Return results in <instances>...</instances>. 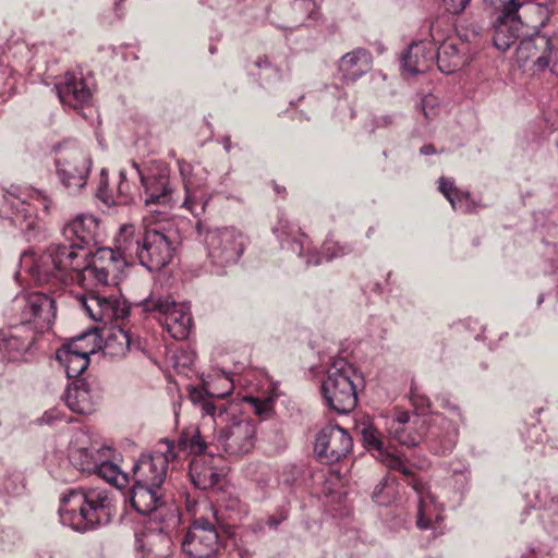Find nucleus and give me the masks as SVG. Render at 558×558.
Here are the masks:
<instances>
[{"label": "nucleus", "instance_id": "f257e3e1", "mask_svg": "<svg viewBox=\"0 0 558 558\" xmlns=\"http://www.w3.org/2000/svg\"><path fill=\"white\" fill-rule=\"evenodd\" d=\"M223 391L213 389L191 391V401L198 407L203 420H209L215 427L226 424L219 434V444L226 453L242 457L252 451L255 446L256 426L246 416L240 415L239 405L226 400L234 388L233 381L227 377L220 379Z\"/></svg>", "mask_w": 558, "mask_h": 558}, {"label": "nucleus", "instance_id": "f03ea898", "mask_svg": "<svg viewBox=\"0 0 558 558\" xmlns=\"http://www.w3.org/2000/svg\"><path fill=\"white\" fill-rule=\"evenodd\" d=\"M116 242L132 260L137 259L149 271H159L173 259L179 234L175 228L159 221L147 225L142 233H136L133 225H125L120 228Z\"/></svg>", "mask_w": 558, "mask_h": 558}, {"label": "nucleus", "instance_id": "7ed1b4c3", "mask_svg": "<svg viewBox=\"0 0 558 558\" xmlns=\"http://www.w3.org/2000/svg\"><path fill=\"white\" fill-rule=\"evenodd\" d=\"M60 520L78 532L107 525L116 514V500L106 488L71 489L61 498Z\"/></svg>", "mask_w": 558, "mask_h": 558}, {"label": "nucleus", "instance_id": "20e7f679", "mask_svg": "<svg viewBox=\"0 0 558 558\" xmlns=\"http://www.w3.org/2000/svg\"><path fill=\"white\" fill-rule=\"evenodd\" d=\"M90 254V251H83L74 242L51 244L35 263L34 276L40 283L82 281V271Z\"/></svg>", "mask_w": 558, "mask_h": 558}, {"label": "nucleus", "instance_id": "39448f33", "mask_svg": "<svg viewBox=\"0 0 558 558\" xmlns=\"http://www.w3.org/2000/svg\"><path fill=\"white\" fill-rule=\"evenodd\" d=\"M223 511L209 507V515L195 518L182 541V550L190 558H211L220 548L219 531L229 532Z\"/></svg>", "mask_w": 558, "mask_h": 558}, {"label": "nucleus", "instance_id": "423d86ee", "mask_svg": "<svg viewBox=\"0 0 558 558\" xmlns=\"http://www.w3.org/2000/svg\"><path fill=\"white\" fill-rule=\"evenodd\" d=\"M48 214L51 199L43 191L28 189L14 194L4 192L0 187V216L10 219L13 225L23 231H33L38 226L36 204Z\"/></svg>", "mask_w": 558, "mask_h": 558}, {"label": "nucleus", "instance_id": "0eeeda50", "mask_svg": "<svg viewBox=\"0 0 558 558\" xmlns=\"http://www.w3.org/2000/svg\"><path fill=\"white\" fill-rule=\"evenodd\" d=\"M354 375V368L343 359L336 360L327 371L322 392L327 405L337 413H349L356 407Z\"/></svg>", "mask_w": 558, "mask_h": 558}, {"label": "nucleus", "instance_id": "6e6552de", "mask_svg": "<svg viewBox=\"0 0 558 558\" xmlns=\"http://www.w3.org/2000/svg\"><path fill=\"white\" fill-rule=\"evenodd\" d=\"M204 242L210 263L217 267V274H223V269L233 266L242 256L246 238L232 227L206 230Z\"/></svg>", "mask_w": 558, "mask_h": 558}, {"label": "nucleus", "instance_id": "1a4fd4ad", "mask_svg": "<svg viewBox=\"0 0 558 558\" xmlns=\"http://www.w3.org/2000/svg\"><path fill=\"white\" fill-rule=\"evenodd\" d=\"M136 169L144 189V204L151 214L166 215L165 210H156L154 206L169 208L172 202L173 190L170 185V170L167 163L151 160L142 170L136 162L132 163Z\"/></svg>", "mask_w": 558, "mask_h": 558}, {"label": "nucleus", "instance_id": "9d476101", "mask_svg": "<svg viewBox=\"0 0 558 558\" xmlns=\"http://www.w3.org/2000/svg\"><path fill=\"white\" fill-rule=\"evenodd\" d=\"M515 60L520 66L531 62L537 71L550 68L553 73H558V35L536 32L522 39L515 50Z\"/></svg>", "mask_w": 558, "mask_h": 558}, {"label": "nucleus", "instance_id": "9b49d317", "mask_svg": "<svg viewBox=\"0 0 558 558\" xmlns=\"http://www.w3.org/2000/svg\"><path fill=\"white\" fill-rule=\"evenodd\" d=\"M129 260H132L131 256L119 250L114 241V248L100 247L93 254L90 262L86 260L82 281L90 280L101 286L116 283Z\"/></svg>", "mask_w": 558, "mask_h": 558}, {"label": "nucleus", "instance_id": "f8f14e48", "mask_svg": "<svg viewBox=\"0 0 558 558\" xmlns=\"http://www.w3.org/2000/svg\"><path fill=\"white\" fill-rule=\"evenodd\" d=\"M144 312L158 313L165 316V326L172 338L184 340L192 329L190 307L185 303H177L171 296L150 295L141 302Z\"/></svg>", "mask_w": 558, "mask_h": 558}, {"label": "nucleus", "instance_id": "ddd939ff", "mask_svg": "<svg viewBox=\"0 0 558 558\" xmlns=\"http://www.w3.org/2000/svg\"><path fill=\"white\" fill-rule=\"evenodd\" d=\"M495 8H499V14L494 23L493 41L500 51H507L521 37L523 23L519 10L525 4V0H485Z\"/></svg>", "mask_w": 558, "mask_h": 558}, {"label": "nucleus", "instance_id": "4468645a", "mask_svg": "<svg viewBox=\"0 0 558 558\" xmlns=\"http://www.w3.org/2000/svg\"><path fill=\"white\" fill-rule=\"evenodd\" d=\"M161 445L166 446L165 451H156L153 454H142L132 468L134 483L161 487L165 483L168 465L177 458L174 442L162 439Z\"/></svg>", "mask_w": 558, "mask_h": 558}, {"label": "nucleus", "instance_id": "2eb2a0df", "mask_svg": "<svg viewBox=\"0 0 558 558\" xmlns=\"http://www.w3.org/2000/svg\"><path fill=\"white\" fill-rule=\"evenodd\" d=\"M56 167L62 185L70 193H77L86 185L92 160L80 148H65L60 150Z\"/></svg>", "mask_w": 558, "mask_h": 558}, {"label": "nucleus", "instance_id": "dca6fc26", "mask_svg": "<svg viewBox=\"0 0 558 558\" xmlns=\"http://www.w3.org/2000/svg\"><path fill=\"white\" fill-rule=\"evenodd\" d=\"M352 438L338 425H329L316 436L314 452L324 464H333L344 458L352 448Z\"/></svg>", "mask_w": 558, "mask_h": 558}, {"label": "nucleus", "instance_id": "f3484780", "mask_svg": "<svg viewBox=\"0 0 558 558\" xmlns=\"http://www.w3.org/2000/svg\"><path fill=\"white\" fill-rule=\"evenodd\" d=\"M22 308V323H33L39 331L49 329L56 317L54 300L45 293H31L16 299Z\"/></svg>", "mask_w": 558, "mask_h": 558}, {"label": "nucleus", "instance_id": "a211bd4d", "mask_svg": "<svg viewBox=\"0 0 558 558\" xmlns=\"http://www.w3.org/2000/svg\"><path fill=\"white\" fill-rule=\"evenodd\" d=\"M78 302L93 320L106 325L124 319L130 312L124 302L94 293L81 295Z\"/></svg>", "mask_w": 558, "mask_h": 558}, {"label": "nucleus", "instance_id": "6ab92c4d", "mask_svg": "<svg viewBox=\"0 0 558 558\" xmlns=\"http://www.w3.org/2000/svg\"><path fill=\"white\" fill-rule=\"evenodd\" d=\"M426 420L417 414L411 415L408 412H400L391 420L388 434L390 439L402 446L415 447L425 436Z\"/></svg>", "mask_w": 558, "mask_h": 558}, {"label": "nucleus", "instance_id": "aec40b11", "mask_svg": "<svg viewBox=\"0 0 558 558\" xmlns=\"http://www.w3.org/2000/svg\"><path fill=\"white\" fill-rule=\"evenodd\" d=\"M36 332L25 323L0 329V351L12 361L21 359L33 345Z\"/></svg>", "mask_w": 558, "mask_h": 558}, {"label": "nucleus", "instance_id": "412c9836", "mask_svg": "<svg viewBox=\"0 0 558 558\" xmlns=\"http://www.w3.org/2000/svg\"><path fill=\"white\" fill-rule=\"evenodd\" d=\"M357 433L362 436L364 446L377 453L379 458L389 469H393L404 474L405 476L412 475L410 469L405 465L404 461L398 456L388 452L384 446V439L380 432L369 422H363L356 426Z\"/></svg>", "mask_w": 558, "mask_h": 558}, {"label": "nucleus", "instance_id": "4be33fe9", "mask_svg": "<svg viewBox=\"0 0 558 558\" xmlns=\"http://www.w3.org/2000/svg\"><path fill=\"white\" fill-rule=\"evenodd\" d=\"M101 399L99 390L85 379L72 381L65 391L64 400L68 408L78 414L89 415L96 411Z\"/></svg>", "mask_w": 558, "mask_h": 558}, {"label": "nucleus", "instance_id": "5701e85b", "mask_svg": "<svg viewBox=\"0 0 558 558\" xmlns=\"http://www.w3.org/2000/svg\"><path fill=\"white\" fill-rule=\"evenodd\" d=\"M130 501L132 507L143 515H153L154 520L163 518L165 504L161 487L133 483Z\"/></svg>", "mask_w": 558, "mask_h": 558}, {"label": "nucleus", "instance_id": "b1692460", "mask_svg": "<svg viewBox=\"0 0 558 558\" xmlns=\"http://www.w3.org/2000/svg\"><path fill=\"white\" fill-rule=\"evenodd\" d=\"M98 227V220L93 215L82 214L64 225L62 234L66 242H74L83 251H90L89 247L96 244Z\"/></svg>", "mask_w": 558, "mask_h": 558}, {"label": "nucleus", "instance_id": "393cba45", "mask_svg": "<svg viewBox=\"0 0 558 558\" xmlns=\"http://www.w3.org/2000/svg\"><path fill=\"white\" fill-rule=\"evenodd\" d=\"M409 485L415 490L418 497L416 525L421 530L433 527L434 522L442 520V509L436 504L434 496L424 482L418 478L408 476Z\"/></svg>", "mask_w": 558, "mask_h": 558}, {"label": "nucleus", "instance_id": "a878e982", "mask_svg": "<svg viewBox=\"0 0 558 558\" xmlns=\"http://www.w3.org/2000/svg\"><path fill=\"white\" fill-rule=\"evenodd\" d=\"M54 87L60 101L73 108L82 107L92 99V90L83 76L72 72H66Z\"/></svg>", "mask_w": 558, "mask_h": 558}, {"label": "nucleus", "instance_id": "bb28decb", "mask_svg": "<svg viewBox=\"0 0 558 558\" xmlns=\"http://www.w3.org/2000/svg\"><path fill=\"white\" fill-rule=\"evenodd\" d=\"M429 450L435 454L451 452L458 439V429L454 424L442 416H437L435 423L425 432Z\"/></svg>", "mask_w": 558, "mask_h": 558}, {"label": "nucleus", "instance_id": "cd10ccee", "mask_svg": "<svg viewBox=\"0 0 558 558\" xmlns=\"http://www.w3.org/2000/svg\"><path fill=\"white\" fill-rule=\"evenodd\" d=\"M113 453L114 450L110 446L94 442L88 447L71 449L70 461L78 471L92 474L98 465L104 463L102 459H112Z\"/></svg>", "mask_w": 558, "mask_h": 558}, {"label": "nucleus", "instance_id": "c85d7f7f", "mask_svg": "<svg viewBox=\"0 0 558 558\" xmlns=\"http://www.w3.org/2000/svg\"><path fill=\"white\" fill-rule=\"evenodd\" d=\"M82 343L83 339H77L57 351V360L63 365L68 378L78 377L89 365V353L93 351L84 349Z\"/></svg>", "mask_w": 558, "mask_h": 558}, {"label": "nucleus", "instance_id": "c756f323", "mask_svg": "<svg viewBox=\"0 0 558 558\" xmlns=\"http://www.w3.org/2000/svg\"><path fill=\"white\" fill-rule=\"evenodd\" d=\"M436 60V46L433 43L421 40L410 45L402 57V66L410 74L424 73L430 69Z\"/></svg>", "mask_w": 558, "mask_h": 558}, {"label": "nucleus", "instance_id": "7c9ffc66", "mask_svg": "<svg viewBox=\"0 0 558 558\" xmlns=\"http://www.w3.org/2000/svg\"><path fill=\"white\" fill-rule=\"evenodd\" d=\"M372 53L365 48H356L341 57L338 70L345 82H355L372 69Z\"/></svg>", "mask_w": 558, "mask_h": 558}, {"label": "nucleus", "instance_id": "2f4dec72", "mask_svg": "<svg viewBox=\"0 0 558 558\" xmlns=\"http://www.w3.org/2000/svg\"><path fill=\"white\" fill-rule=\"evenodd\" d=\"M214 460L213 456L193 458L190 463V477L195 487L205 490L219 482L220 474L213 464Z\"/></svg>", "mask_w": 558, "mask_h": 558}, {"label": "nucleus", "instance_id": "473e14b6", "mask_svg": "<svg viewBox=\"0 0 558 558\" xmlns=\"http://www.w3.org/2000/svg\"><path fill=\"white\" fill-rule=\"evenodd\" d=\"M142 558H168L171 555V538L160 529L150 531L136 539Z\"/></svg>", "mask_w": 558, "mask_h": 558}, {"label": "nucleus", "instance_id": "72a5a7b5", "mask_svg": "<svg viewBox=\"0 0 558 558\" xmlns=\"http://www.w3.org/2000/svg\"><path fill=\"white\" fill-rule=\"evenodd\" d=\"M436 62L440 72L451 74L458 71L464 63V54L452 41H442L436 47Z\"/></svg>", "mask_w": 558, "mask_h": 558}, {"label": "nucleus", "instance_id": "f704fd0d", "mask_svg": "<svg viewBox=\"0 0 558 558\" xmlns=\"http://www.w3.org/2000/svg\"><path fill=\"white\" fill-rule=\"evenodd\" d=\"M185 199L183 206L194 216H199L210 199L207 191L199 185H195L192 178H184Z\"/></svg>", "mask_w": 558, "mask_h": 558}, {"label": "nucleus", "instance_id": "c9c22d12", "mask_svg": "<svg viewBox=\"0 0 558 558\" xmlns=\"http://www.w3.org/2000/svg\"><path fill=\"white\" fill-rule=\"evenodd\" d=\"M206 447L207 445L202 438L199 429L192 426L181 433L177 444H174V452L178 454V451H182L195 457H203Z\"/></svg>", "mask_w": 558, "mask_h": 558}, {"label": "nucleus", "instance_id": "e433bc0d", "mask_svg": "<svg viewBox=\"0 0 558 558\" xmlns=\"http://www.w3.org/2000/svg\"><path fill=\"white\" fill-rule=\"evenodd\" d=\"M130 345L129 332L120 327L112 328L106 337L104 353L110 357H123L130 350Z\"/></svg>", "mask_w": 558, "mask_h": 558}, {"label": "nucleus", "instance_id": "4c0bfd02", "mask_svg": "<svg viewBox=\"0 0 558 558\" xmlns=\"http://www.w3.org/2000/svg\"><path fill=\"white\" fill-rule=\"evenodd\" d=\"M104 463L93 471L106 482L113 484L118 487L124 486L128 482V475L122 473L120 468L114 464L111 459H102Z\"/></svg>", "mask_w": 558, "mask_h": 558}, {"label": "nucleus", "instance_id": "58836bf2", "mask_svg": "<svg viewBox=\"0 0 558 558\" xmlns=\"http://www.w3.org/2000/svg\"><path fill=\"white\" fill-rule=\"evenodd\" d=\"M449 13L439 14L429 21V35L435 46L438 43L448 41L446 36L452 28V19Z\"/></svg>", "mask_w": 558, "mask_h": 558}, {"label": "nucleus", "instance_id": "ea45409f", "mask_svg": "<svg viewBox=\"0 0 558 558\" xmlns=\"http://www.w3.org/2000/svg\"><path fill=\"white\" fill-rule=\"evenodd\" d=\"M291 250L299 256H304L306 265H319L322 263L319 254L312 250L311 242L304 233H300L291 241Z\"/></svg>", "mask_w": 558, "mask_h": 558}, {"label": "nucleus", "instance_id": "a19ab883", "mask_svg": "<svg viewBox=\"0 0 558 558\" xmlns=\"http://www.w3.org/2000/svg\"><path fill=\"white\" fill-rule=\"evenodd\" d=\"M439 191L449 201L454 210L462 208V203L466 202L469 194L458 190L451 179L441 177L439 179Z\"/></svg>", "mask_w": 558, "mask_h": 558}, {"label": "nucleus", "instance_id": "79ce46f5", "mask_svg": "<svg viewBox=\"0 0 558 558\" xmlns=\"http://www.w3.org/2000/svg\"><path fill=\"white\" fill-rule=\"evenodd\" d=\"M397 495V487L392 480L384 477L374 488L372 499L379 506L390 505Z\"/></svg>", "mask_w": 558, "mask_h": 558}, {"label": "nucleus", "instance_id": "37998d69", "mask_svg": "<svg viewBox=\"0 0 558 558\" xmlns=\"http://www.w3.org/2000/svg\"><path fill=\"white\" fill-rule=\"evenodd\" d=\"M294 11L304 15V20L316 21L319 12L314 0H295L293 4Z\"/></svg>", "mask_w": 558, "mask_h": 558}, {"label": "nucleus", "instance_id": "c03bdc74", "mask_svg": "<svg viewBox=\"0 0 558 558\" xmlns=\"http://www.w3.org/2000/svg\"><path fill=\"white\" fill-rule=\"evenodd\" d=\"M410 399L413 407L421 412H425L430 408V401L426 395H424L421 389L412 383L410 388Z\"/></svg>", "mask_w": 558, "mask_h": 558}, {"label": "nucleus", "instance_id": "a18cd8bd", "mask_svg": "<svg viewBox=\"0 0 558 558\" xmlns=\"http://www.w3.org/2000/svg\"><path fill=\"white\" fill-rule=\"evenodd\" d=\"M254 412L260 417H267L272 411V404L269 400H259L257 398H247Z\"/></svg>", "mask_w": 558, "mask_h": 558}, {"label": "nucleus", "instance_id": "49530a36", "mask_svg": "<svg viewBox=\"0 0 558 558\" xmlns=\"http://www.w3.org/2000/svg\"><path fill=\"white\" fill-rule=\"evenodd\" d=\"M470 3V0H442L444 9L449 14H460Z\"/></svg>", "mask_w": 558, "mask_h": 558}, {"label": "nucleus", "instance_id": "de8ad7c7", "mask_svg": "<svg viewBox=\"0 0 558 558\" xmlns=\"http://www.w3.org/2000/svg\"><path fill=\"white\" fill-rule=\"evenodd\" d=\"M222 377H226V375H219L214 380L204 383L201 387H192L189 390V396L191 397V391L195 390V389L207 390V389H213V387H215L216 390L223 391L225 386H223L222 381H220V379ZM227 378H228V376H227ZM229 379L232 381V379L230 377H229Z\"/></svg>", "mask_w": 558, "mask_h": 558}, {"label": "nucleus", "instance_id": "09e8293b", "mask_svg": "<svg viewBox=\"0 0 558 558\" xmlns=\"http://www.w3.org/2000/svg\"><path fill=\"white\" fill-rule=\"evenodd\" d=\"M288 518V512L286 510H280L279 512L271 514L267 519V525L272 529L277 530L278 526Z\"/></svg>", "mask_w": 558, "mask_h": 558}, {"label": "nucleus", "instance_id": "8fccbe9b", "mask_svg": "<svg viewBox=\"0 0 558 558\" xmlns=\"http://www.w3.org/2000/svg\"><path fill=\"white\" fill-rule=\"evenodd\" d=\"M59 412L54 409L46 411L44 415L39 418L40 424H53L57 420H59Z\"/></svg>", "mask_w": 558, "mask_h": 558}, {"label": "nucleus", "instance_id": "3c124183", "mask_svg": "<svg viewBox=\"0 0 558 558\" xmlns=\"http://www.w3.org/2000/svg\"><path fill=\"white\" fill-rule=\"evenodd\" d=\"M435 147L433 145H424L421 147V154L423 155H433L435 154Z\"/></svg>", "mask_w": 558, "mask_h": 558}, {"label": "nucleus", "instance_id": "603ef678", "mask_svg": "<svg viewBox=\"0 0 558 558\" xmlns=\"http://www.w3.org/2000/svg\"><path fill=\"white\" fill-rule=\"evenodd\" d=\"M392 119L389 116H385L378 119L377 123L380 125H389L391 123Z\"/></svg>", "mask_w": 558, "mask_h": 558}, {"label": "nucleus", "instance_id": "864d4df0", "mask_svg": "<svg viewBox=\"0 0 558 558\" xmlns=\"http://www.w3.org/2000/svg\"><path fill=\"white\" fill-rule=\"evenodd\" d=\"M521 558H537V556L533 549H529Z\"/></svg>", "mask_w": 558, "mask_h": 558}, {"label": "nucleus", "instance_id": "5fc2aeb1", "mask_svg": "<svg viewBox=\"0 0 558 558\" xmlns=\"http://www.w3.org/2000/svg\"><path fill=\"white\" fill-rule=\"evenodd\" d=\"M268 64H269V62H268V59H267V58H264V59H262V58H260V59H258V60L256 61V66H258V68H262V66H264V65L266 66V65H268Z\"/></svg>", "mask_w": 558, "mask_h": 558}, {"label": "nucleus", "instance_id": "6e6d98bb", "mask_svg": "<svg viewBox=\"0 0 558 558\" xmlns=\"http://www.w3.org/2000/svg\"><path fill=\"white\" fill-rule=\"evenodd\" d=\"M120 177H121V182L119 184V192L122 194L123 193V190H124V186H123V180L125 179V175H124V172H120Z\"/></svg>", "mask_w": 558, "mask_h": 558}, {"label": "nucleus", "instance_id": "4d7b16f0", "mask_svg": "<svg viewBox=\"0 0 558 558\" xmlns=\"http://www.w3.org/2000/svg\"><path fill=\"white\" fill-rule=\"evenodd\" d=\"M427 102H428V100H427V99H424V100H423V111H424V116H425L426 118H428V112H427V111H426V109H425V107H426V104H427Z\"/></svg>", "mask_w": 558, "mask_h": 558}, {"label": "nucleus", "instance_id": "13d9d810", "mask_svg": "<svg viewBox=\"0 0 558 558\" xmlns=\"http://www.w3.org/2000/svg\"><path fill=\"white\" fill-rule=\"evenodd\" d=\"M203 226L201 222L197 223V231H198V234L202 235L203 234Z\"/></svg>", "mask_w": 558, "mask_h": 558}, {"label": "nucleus", "instance_id": "bf43d9fd", "mask_svg": "<svg viewBox=\"0 0 558 558\" xmlns=\"http://www.w3.org/2000/svg\"><path fill=\"white\" fill-rule=\"evenodd\" d=\"M210 52H211V53H215V52H216V47H215V46H211V47H210Z\"/></svg>", "mask_w": 558, "mask_h": 558}, {"label": "nucleus", "instance_id": "052dcab7", "mask_svg": "<svg viewBox=\"0 0 558 558\" xmlns=\"http://www.w3.org/2000/svg\"><path fill=\"white\" fill-rule=\"evenodd\" d=\"M107 175L106 170H101V177Z\"/></svg>", "mask_w": 558, "mask_h": 558}, {"label": "nucleus", "instance_id": "680f3d73", "mask_svg": "<svg viewBox=\"0 0 558 558\" xmlns=\"http://www.w3.org/2000/svg\"><path fill=\"white\" fill-rule=\"evenodd\" d=\"M542 302H543V296L541 295L538 299V304H541Z\"/></svg>", "mask_w": 558, "mask_h": 558}]
</instances>
